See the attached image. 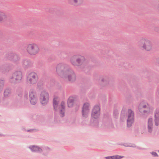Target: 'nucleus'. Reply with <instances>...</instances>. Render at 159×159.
Wrapping results in <instances>:
<instances>
[{
    "instance_id": "nucleus-1",
    "label": "nucleus",
    "mask_w": 159,
    "mask_h": 159,
    "mask_svg": "<svg viewBox=\"0 0 159 159\" xmlns=\"http://www.w3.org/2000/svg\"><path fill=\"white\" fill-rule=\"evenodd\" d=\"M56 69L57 74L61 78L71 83L76 80V74L68 64L64 62L59 63L56 66Z\"/></svg>"
},
{
    "instance_id": "nucleus-2",
    "label": "nucleus",
    "mask_w": 159,
    "mask_h": 159,
    "mask_svg": "<svg viewBox=\"0 0 159 159\" xmlns=\"http://www.w3.org/2000/svg\"><path fill=\"white\" fill-rule=\"evenodd\" d=\"M70 62L73 66L79 67L85 73H88L89 70L88 61L82 55L79 54L73 55L70 58Z\"/></svg>"
},
{
    "instance_id": "nucleus-3",
    "label": "nucleus",
    "mask_w": 159,
    "mask_h": 159,
    "mask_svg": "<svg viewBox=\"0 0 159 159\" xmlns=\"http://www.w3.org/2000/svg\"><path fill=\"white\" fill-rule=\"evenodd\" d=\"M53 107L56 112H58L61 117H63L65 116V102L62 101L60 103L58 101V98L55 97L53 101Z\"/></svg>"
},
{
    "instance_id": "nucleus-4",
    "label": "nucleus",
    "mask_w": 159,
    "mask_h": 159,
    "mask_svg": "<svg viewBox=\"0 0 159 159\" xmlns=\"http://www.w3.org/2000/svg\"><path fill=\"white\" fill-rule=\"evenodd\" d=\"M23 77L22 72L20 70H16L12 73L9 77V81L10 83L16 84L22 81Z\"/></svg>"
},
{
    "instance_id": "nucleus-5",
    "label": "nucleus",
    "mask_w": 159,
    "mask_h": 159,
    "mask_svg": "<svg viewBox=\"0 0 159 159\" xmlns=\"http://www.w3.org/2000/svg\"><path fill=\"white\" fill-rule=\"evenodd\" d=\"M39 79L38 74L34 71L29 72L26 75V82L31 85H34L37 84Z\"/></svg>"
},
{
    "instance_id": "nucleus-6",
    "label": "nucleus",
    "mask_w": 159,
    "mask_h": 159,
    "mask_svg": "<svg viewBox=\"0 0 159 159\" xmlns=\"http://www.w3.org/2000/svg\"><path fill=\"white\" fill-rule=\"evenodd\" d=\"M138 45L140 48H142L147 51H149L152 48L151 42L144 38L141 39L139 41Z\"/></svg>"
},
{
    "instance_id": "nucleus-7",
    "label": "nucleus",
    "mask_w": 159,
    "mask_h": 159,
    "mask_svg": "<svg viewBox=\"0 0 159 159\" xmlns=\"http://www.w3.org/2000/svg\"><path fill=\"white\" fill-rule=\"evenodd\" d=\"M39 46L35 43H31L29 44L26 48L28 53L30 55H36L38 54L39 51Z\"/></svg>"
},
{
    "instance_id": "nucleus-8",
    "label": "nucleus",
    "mask_w": 159,
    "mask_h": 159,
    "mask_svg": "<svg viewBox=\"0 0 159 159\" xmlns=\"http://www.w3.org/2000/svg\"><path fill=\"white\" fill-rule=\"evenodd\" d=\"M30 101L32 105H34L37 102V97L35 90L31 89L29 92Z\"/></svg>"
},
{
    "instance_id": "nucleus-9",
    "label": "nucleus",
    "mask_w": 159,
    "mask_h": 159,
    "mask_svg": "<svg viewBox=\"0 0 159 159\" xmlns=\"http://www.w3.org/2000/svg\"><path fill=\"white\" fill-rule=\"evenodd\" d=\"M49 99V95L48 93L45 91L41 92L39 100L40 102L43 105H45L48 103Z\"/></svg>"
},
{
    "instance_id": "nucleus-10",
    "label": "nucleus",
    "mask_w": 159,
    "mask_h": 159,
    "mask_svg": "<svg viewBox=\"0 0 159 159\" xmlns=\"http://www.w3.org/2000/svg\"><path fill=\"white\" fill-rule=\"evenodd\" d=\"M139 110L142 114H148L150 111V106L147 103H140L139 106Z\"/></svg>"
},
{
    "instance_id": "nucleus-11",
    "label": "nucleus",
    "mask_w": 159,
    "mask_h": 159,
    "mask_svg": "<svg viewBox=\"0 0 159 159\" xmlns=\"http://www.w3.org/2000/svg\"><path fill=\"white\" fill-rule=\"evenodd\" d=\"M127 125L128 127H130L134 121V113L131 109H129L128 111L127 115Z\"/></svg>"
},
{
    "instance_id": "nucleus-12",
    "label": "nucleus",
    "mask_w": 159,
    "mask_h": 159,
    "mask_svg": "<svg viewBox=\"0 0 159 159\" xmlns=\"http://www.w3.org/2000/svg\"><path fill=\"white\" fill-rule=\"evenodd\" d=\"M5 57L14 62H17L20 59V57L16 54L13 52H8L5 55Z\"/></svg>"
},
{
    "instance_id": "nucleus-13",
    "label": "nucleus",
    "mask_w": 159,
    "mask_h": 159,
    "mask_svg": "<svg viewBox=\"0 0 159 159\" xmlns=\"http://www.w3.org/2000/svg\"><path fill=\"white\" fill-rule=\"evenodd\" d=\"M21 64L24 68L28 69L33 67L34 62L29 59H24L22 60Z\"/></svg>"
},
{
    "instance_id": "nucleus-14",
    "label": "nucleus",
    "mask_w": 159,
    "mask_h": 159,
    "mask_svg": "<svg viewBox=\"0 0 159 159\" xmlns=\"http://www.w3.org/2000/svg\"><path fill=\"white\" fill-rule=\"evenodd\" d=\"M90 109L89 104L87 102L84 103L82 111L83 117L85 118H86L88 117Z\"/></svg>"
},
{
    "instance_id": "nucleus-15",
    "label": "nucleus",
    "mask_w": 159,
    "mask_h": 159,
    "mask_svg": "<svg viewBox=\"0 0 159 159\" xmlns=\"http://www.w3.org/2000/svg\"><path fill=\"white\" fill-rule=\"evenodd\" d=\"M100 115V108L98 105L95 106L93 109L92 116L95 119L98 118Z\"/></svg>"
},
{
    "instance_id": "nucleus-16",
    "label": "nucleus",
    "mask_w": 159,
    "mask_h": 159,
    "mask_svg": "<svg viewBox=\"0 0 159 159\" xmlns=\"http://www.w3.org/2000/svg\"><path fill=\"white\" fill-rule=\"evenodd\" d=\"M100 80L103 86H105L111 83V78L107 75H104L101 77Z\"/></svg>"
},
{
    "instance_id": "nucleus-17",
    "label": "nucleus",
    "mask_w": 159,
    "mask_h": 159,
    "mask_svg": "<svg viewBox=\"0 0 159 159\" xmlns=\"http://www.w3.org/2000/svg\"><path fill=\"white\" fill-rule=\"evenodd\" d=\"M29 148L32 152L41 153L43 152V150L42 148L35 145L30 146Z\"/></svg>"
},
{
    "instance_id": "nucleus-18",
    "label": "nucleus",
    "mask_w": 159,
    "mask_h": 159,
    "mask_svg": "<svg viewBox=\"0 0 159 159\" xmlns=\"http://www.w3.org/2000/svg\"><path fill=\"white\" fill-rule=\"evenodd\" d=\"M154 121L156 126L159 125V108H157L154 111Z\"/></svg>"
},
{
    "instance_id": "nucleus-19",
    "label": "nucleus",
    "mask_w": 159,
    "mask_h": 159,
    "mask_svg": "<svg viewBox=\"0 0 159 159\" xmlns=\"http://www.w3.org/2000/svg\"><path fill=\"white\" fill-rule=\"evenodd\" d=\"M153 120L152 118H149L148 119L147 123V128L148 132L151 133L153 131Z\"/></svg>"
},
{
    "instance_id": "nucleus-20",
    "label": "nucleus",
    "mask_w": 159,
    "mask_h": 159,
    "mask_svg": "<svg viewBox=\"0 0 159 159\" xmlns=\"http://www.w3.org/2000/svg\"><path fill=\"white\" fill-rule=\"evenodd\" d=\"M11 93V89L10 88L6 89L3 93V96L2 97V100H5L10 97Z\"/></svg>"
},
{
    "instance_id": "nucleus-21",
    "label": "nucleus",
    "mask_w": 159,
    "mask_h": 159,
    "mask_svg": "<svg viewBox=\"0 0 159 159\" xmlns=\"http://www.w3.org/2000/svg\"><path fill=\"white\" fill-rule=\"evenodd\" d=\"M7 15L3 11L0 10V23L5 21L7 19Z\"/></svg>"
},
{
    "instance_id": "nucleus-22",
    "label": "nucleus",
    "mask_w": 159,
    "mask_h": 159,
    "mask_svg": "<svg viewBox=\"0 0 159 159\" xmlns=\"http://www.w3.org/2000/svg\"><path fill=\"white\" fill-rule=\"evenodd\" d=\"M83 1L84 0H68L69 4L75 6L81 5L83 3Z\"/></svg>"
},
{
    "instance_id": "nucleus-23",
    "label": "nucleus",
    "mask_w": 159,
    "mask_h": 159,
    "mask_svg": "<svg viewBox=\"0 0 159 159\" xmlns=\"http://www.w3.org/2000/svg\"><path fill=\"white\" fill-rule=\"evenodd\" d=\"M74 99L72 97H70L67 101L68 106L69 107H72L74 103Z\"/></svg>"
},
{
    "instance_id": "nucleus-24",
    "label": "nucleus",
    "mask_w": 159,
    "mask_h": 159,
    "mask_svg": "<svg viewBox=\"0 0 159 159\" xmlns=\"http://www.w3.org/2000/svg\"><path fill=\"white\" fill-rule=\"evenodd\" d=\"M7 65H3L0 66V70L4 73L7 72L9 71V70H7Z\"/></svg>"
},
{
    "instance_id": "nucleus-25",
    "label": "nucleus",
    "mask_w": 159,
    "mask_h": 159,
    "mask_svg": "<svg viewBox=\"0 0 159 159\" xmlns=\"http://www.w3.org/2000/svg\"><path fill=\"white\" fill-rule=\"evenodd\" d=\"M5 80L4 79H0V93L2 90L4 85Z\"/></svg>"
},
{
    "instance_id": "nucleus-26",
    "label": "nucleus",
    "mask_w": 159,
    "mask_h": 159,
    "mask_svg": "<svg viewBox=\"0 0 159 159\" xmlns=\"http://www.w3.org/2000/svg\"><path fill=\"white\" fill-rule=\"evenodd\" d=\"M91 125L92 126L97 127L98 125V122L97 120H94L93 122H92Z\"/></svg>"
},
{
    "instance_id": "nucleus-27",
    "label": "nucleus",
    "mask_w": 159,
    "mask_h": 159,
    "mask_svg": "<svg viewBox=\"0 0 159 159\" xmlns=\"http://www.w3.org/2000/svg\"><path fill=\"white\" fill-rule=\"evenodd\" d=\"M61 55L62 57L64 58H65L67 57L68 55V53L67 52L64 51L62 52L61 53Z\"/></svg>"
},
{
    "instance_id": "nucleus-28",
    "label": "nucleus",
    "mask_w": 159,
    "mask_h": 159,
    "mask_svg": "<svg viewBox=\"0 0 159 159\" xmlns=\"http://www.w3.org/2000/svg\"><path fill=\"white\" fill-rule=\"evenodd\" d=\"M104 125L108 127H109L110 126H111L112 125V123L111 120L110 119H109L107 122L104 123Z\"/></svg>"
},
{
    "instance_id": "nucleus-29",
    "label": "nucleus",
    "mask_w": 159,
    "mask_h": 159,
    "mask_svg": "<svg viewBox=\"0 0 159 159\" xmlns=\"http://www.w3.org/2000/svg\"><path fill=\"white\" fill-rule=\"evenodd\" d=\"M37 86L38 87L39 89L41 88L42 87L43 85V82H37Z\"/></svg>"
},
{
    "instance_id": "nucleus-30",
    "label": "nucleus",
    "mask_w": 159,
    "mask_h": 159,
    "mask_svg": "<svg viewBox=\"0 0 159 159\" xmlns=\"http://www.w3.org/2000/svg\"><path fill=\"white\" fill-rule=\"evenodd\" d=\"M20 91L19 92L17 91L16 93L18 96L21 97L22 96V91L21 89H20Z\"/></svg>"
},
{
    "instance_id": "nucleus-31",
    "label": "nucleus",
    "mask_w": 159,
    "mask_h": 159,
    "mask_svg": "<svg viewBox=\"0 0 159 159\" xmlns=\"http://www.w3.org/2000/svg\"><path fill=\"white\" fill-rule=\"evenodd\" d=\"M42 149H43V150L47 152H49L50 151V148L46 146L43 148L42 147Z\"/></svg>"
},
{
    "instance_id": "nucleus-32",
    "label": "nucleus",
    "mask_w": 159,
    "mask_h": 159,
    "mask_svg": "<svg viewBox=\"0 0 159 159\" xmlns=\"http://www.w3.org/2000/svg\"><path fill=\"white\" fill-rule=\"evenodd\" d=\"M150 153L154 157H157L158 155L157 153L154 152H150Z\"/></svg>"
},
{
    "instance_id": "nucleus-33",
    "label": "nucleus",
    "mask_w": 159,
    "mask_h": 159,
    "mask_svg": "<svg viewBox=\"0 0 159 159\" xmlns=\"http://www.w3.org/2000/svg\"><path fill=\"white\" fill-rule=\"evenodd\" d=\"M154 30L155 31L159 33V27H155L154 28Z\"/></svg>"
},
{
    "instance_id": "nucleus-34",
    "label": "nucleus",
    "mask_w": 159,
    "mask_h": 159,
    "mask_svg": "<svg viewBox=\"0 0 159 159\" xmlns=\"http://www.w3.org/2000/svg\"><path fill=\"white\" fill-rule=\"evenodd\" d=\"M124 157V156H121L118 155H115V159H120Z\"/></svg>"
},
{
    "instance_id": "nucleus-35",
    "label": "nucleus",
    "mask_w": 159,
    "mask_h": 159,
    "mask_svg": "<svg viewBox=\"0 0 159 159\" xmlns=\"http://www.w3.org/2000/svg\"><path fill=\"white\" fill-rule=\"evenodd\" d=\"M129 147L132 148L136 147V146L135 144L133 143H129Z\"/></svg>"
},
{
    "instance_id": "nucleus-36",
    "label": "nucleus",
    "mask_w": 159,
    "mask_h": 159,
    "mask_svg": "<svg viewBox=\"0 0 159 159\" xmlns=\"http://www.w3.org/2000/svg\"><path fill=\"white\" fill-rule=\"evenodd\" d=\"M107 52L108 51L105 50H104L102 51V53L103 54H107Z\"/></svg>"
},
{
    "instance_id": "nucleus-37",
    "label": "nucleus",
    "mask_w": 159,
    "mask_h": 159,
    "mask_svg": "<svg viewBox=\"0 0 159 159\" xmlns=\"http://www.w3.org/2000/svg\"><path fill=\"white\" fill-rule=\"evenodd\" d=\"M156 8V9L159 11V3L157 5Z\"/></svg>"
},
{
    "instance_id": "nucleus-38",
    "label": "nucleus",
    "mask_w": 159,
    "mask_h": 159,
    "mask_svg": "<svg viewBox=\"0 0 159 159\" xmlns=\"http://www.w3.org/2000/svg\"><path fill=\"white\" fill-rule=\"evenodd\" d=\"M3 35V33L2 31L0 30V37H1Z\"/></svg>"
},
{
    "instance_id": "nucleus-39",
    "label": "nucleus",
    "mask_w": 159,
    "mask_h": 159,
    "mask_svg": "<svg viewBox=\"0 0 159 159\" xmlns=\"http://www.w3.org/2000/svg\"><path fill=\"white\" fill-rule=\"evenodd\" d=\"M105 158L106 159H112V158L111 156L106 157Z\"/></svg>"
},
{
    "instance_id": "nucleus-40",
    "label": "nucleus",
    "mask_w": 159,
    "mask_h": 159,
    "mask_svg": "<svg viewBox=\"0 0 159 159\" xmlns=\"http://www.w3.org/2000/svg\"><path fill=\"white\" fill-rule=\"evenodd\" d=\"M124 111H122V113L121 115V118H123V116H124V115H123V112Z\"/></svg>"
},
{
    "instance_id": "nucleus-41",
    "label": "nucleus",
    "mask_w": 159,
    "mask_h": 159,
    "mask_svg": "<svg viewBox=\"0 0 159 159\" xmlns=\"http://www.w3.org/2000/svg\"><path fill=\"white\" fill-rule=\"evenodd\" d=\"M157 63L159 64V57H158L157 59Z\"/></svg>"
},
{
    "instance_id": "nucleus-42",
    "label": "nucleus",
    "mask_w": 159,
    "mask_h": 159,
    "mask_svg": "<svg viewBox=\"0 0 159 159\" xmlns=\"http://www.w3.org/2000/svg\"><path fill=\"white\" fill-rule=\"evenodd\" d=\"M124 145L126 147H129V144H126L125 145Z\"/></svg>"
},
{
    "instance_id": "nucleus-43",
    "label": "nucleus",
    "mask_w": 159,
    "mask_h": 159,
    "mask_svg": "<svg viewBox=\"0 0 159 159\" xmlns=\"http://www.w3.org/2000/svg\"><path fill=\"white\" fill-rule=\"evenodd\" d=\"M33 130H34L33 129H30V130H28L27 131L30 132H32L33 131Z\"/></svg>"
},
{
    "instance_id": "nucleus-44",
    "label": "nucleus",
    "mask_w": 159,
    "mask_h": 159,
    "mask_svg": "<svg viewBox=\"0 0 159 159\" xmlns=\"http://www.w3.org/2000/svg\"><path fill=\"white\" fill-rule=\"evenodd\" d=\"M111 157L112 158V159H115V155L111 156Z\"/></svg>"
},
{
    "instance_id": "nucleus-45",
    "label": "nucleus",
    "mask_w": 159,
    "mask_h": 159,
    "mask_svg": "<svg viewBox=\"0 0 159 159\" xmlns=\"http://www.w3.org/2000/svg\"><path fill=\"white\" fill-rule=\"evenodd\" d=\"M157 93L159 97V88L157 90Z\"/></svg>"
},
{
    "instance_id": "nucleus-46",
    "label": "nucleus",
    "mask_w": 159,
    "mask_h": 159,
    "mask_svg": "<svg viewBox=\"0 0 159 159\" xmlns=\"http://www.w3.org/2000/svg\"><path fill=\"white\" fill-rule=\"evenodd\" d=\"M137 148L139 149H143V148H140V147H137Z\"/></svg>"
},
{
    "instance_id": "nucleus-47",
    "label": "nucleus",
    "mask_w": 159,
    "mask_h": 159,
    "mask_svg": "<svg viewBox=\"0 0 159 159\" xmlns=\"http://www.w3.org/2000/svg\"><path fill=\"white\" fill-rule=\"evenodd\" d=\"M3 136L2 134H0V136Z\"/></svg>"
},
{
    "instance_id": "nucleus-48",
    "label": "nucleus",
    "mask_w": 159,
    "mask_h": 159,
    "mask_svg": "<svg viewBox=\"0 0 159 159\" xmlns=\"http://www.w3.org/2000/svg\"><path fill=\"white\" fill-rule=\"evenodd\" d=\"M158 152H159V150L158 151Z\"/></svg>"
}]
</instances>
